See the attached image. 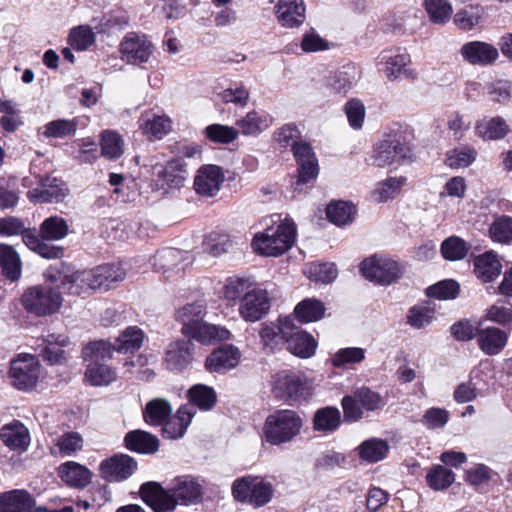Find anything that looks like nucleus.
<instances>
[{
  "mask_svg": "<svg viewBox=\"0 0 512 512\" xmlns=\"http://www.w3.org/2000/svg\"><path fill=\"white\" fill-rule=\"evenodd\" d=\"M202 486L191 475L175 477L165 489L160 483L150 481L141 485L140 495L154 512H168L177 505L197 504L202 499Z\"/></svg>",
  "mask_w": 512,
  "mask_h": 512,
  "instance_id": "obj_1",
  "label": "nucleus"
},
{
  "mask_svg": "<svg viewBox=\"0 0 512 512\" xmlns=\"http://www.w3.org/2000/svg\"><path fill=\"white\" fill-rule=\"evenodd\" d=\"M206 306L201 301L188 303L176 311L175 317L182 324L181 332L190 339L202 344L228 340L231 333L220 325L208 324L203 321Z\"/></svg>",
  "mask_w": 512,
  "mask_h": 512,
  "instance_id": "obj_2",
  "label": "nucleus"
},
{
  "mask_svg": "<svg viewBox=\"0 0 512 512\" xmlns=\"http://www.w3.org/2000/svg\"><path fill=\"white\" fill-rule=\"evenodd\" d=\"M412 135L407 127L397 126L390 129L374 149L373 164L377 167H386L393 163L404 162L412 158Z\"/></svg>",
  "mask_w": 512,
  "mask_h": 512,
  "instance_id": "obj_3",
  "label": "nucleus"
},
{
  "mask_svg": "<svg viewBox=\"0 0 512 512\" xmlns=\"http://www.w3.org/2000/svg\"><path fill=\"white\" fill-rule=\"evenodd\" d=\"M303 425L304 419L297 411L281 409L267 416L263 435L267 443L278 446L300 435Z\"/></svg>",
  "mask_w": 512,
  "mask_h": 512,
  "instance_id": "obj_4",
  "label": "nucleus"
},
{
  "mask_svg": "<svg viewBox=\"0 0 512 512\" xmlns=\"http://www.w3.org/2000/svg\"><path fill=\"white\" fill-rule=\"evenodd\" d=\"M296 225L285 219L276 227L257 233L252 240L253 249L263 256H279L288 251L296 240Z\"/></svg>",
  "mask_w": 512,
  "mask_h": 512,
  "instance_id": "obj_5",
  "label": "nucleus"
},
{
  "mask_svg": "<svg viewBox=\"0 0 512 512\" xmlns=\"http://www.w3.org/2000/svg\"><path fill=\"white\" fill-rule=\"evenodd\" d=\"M270 384L273 396L290 404L307 401L314 391L312 381L306 376L288 370L272 375Z\"/></svg>",
  "mask_w": 512,
  "mask_h": 512,
  "instance_id": "obj_6",
  "label": "nucleus"
},
{
  "mask_svg": "<svg viewBox=\"0 0 512 512\" xmlns=\"http://www.w3.org/2000/svg\"><path fill=\"white\" fill-rule=\"evenodd\" d=\"M231 490L235 500L249 504L254 508H260L268 504L274 494L270 482L253 475H246L234 480Z\"/></svg>",
  "mask_w": 512,
  "mask_h": 512,
  "instance_id": "obj_7",
  "label": "nucleus"
},
{
  "mask_svg": "<svg viewBox=\"0 0 512 512\" xmlns=\"http://www.w3.org/2000/svg\"><path fill=\"white\" fill-rule=\"evenodd\" d=\"M63 302L61 293L49 284L28 288L21 297L23 307L36 316H48L56 313Z\"/></svg>",
  "mask_w": 512,
  "mask_h": 512,
  "instance_id": "obj_8",
  "label": "nucleus"
},
{
  "mask_svg": "<svg viewBox=\"0 0 512 512\" xmlns=\"http://www.w3.org/2000/svg\"><path fill=\"white\" fill-rule=\"evenodd\" d=\"M360 271L369 281L380 285H390L403 276L405 266L386 255L376 254L361 263Z\"/></svg>",
  "mask_w": 512,
  "mask_h": 512,
  "instance_id": "obj_9",
  "label": "nucleus"
},
{
  "mask_svg": "<svg viewBox=\"0 0 512 512\" xmlns=\"http://www.w3.org/2000/svg\"><path fill=\"white\" fill-rule=\"evenodd\" d=\"M344 421L357 422L364 416V411L373 412L383 407V400L379 393L366 386L354 390L353 394L342 398Z\"/></svg>",
  "mask_w": 512,
  "mask_h": 512,
  "instance_id": "obj_10",
  "label": "nucleus"
},
{
  "mask_svg": "<svg viewBox=\"0 0 512 512\" xmlns=\"http://www.w3.org/2000/svg\"><path fill=\"white\" fill-rule=\"evenodd\" d=\"M41 365L38 359L33 355H19L17 359L11 361L10 378L12 385L18 390L33 389L40 377Z\"/></svg>",
  "mask_w": 512,
  "mask_h": 512,
  "instance_id": "obj_11",
  "label": "nucleus"
},
{
  "mask_svg": "<svg viewBox=\"0 0 512 512\" xmlns=\"http://www.w3.org/2000/svg\"><path fill=\"white\" fill-rule=\"evenodd\" d=\"M283 337L287 350L293 355L309 358L315 353L317 347L315 339L307 332L294 327L293 319L289 317L284 319Z\"/></svg>",
  "mask_w": 512,
  "mask_h": 512,
  "instance_id": "obj_12",
  "label": "nucleus"
},
{
  "mask_svg": "<svg viewBox=\"0 0 512 512\" xmlns=\"http://www.w3.org/2000/svg\"><path fill=\"white\" fill-rule=\"evenodd\" d=\"M138 468L136 460L126 454H116L100 464L101 476L108 482H121L132 476Z\"/></svg>",
  "mask_w": 512,
  "mask_h": 512,
  "instance_id": "obj_13",
  "label": "nucleus"
},
{
  "mask_svg": "<svg viewBox=\"0 0 512 512\" xmlns=\"http://www.w3.org/2000/svg\"><path fill=\"white\" fill-rule=\"evenodd\" d=\"M39 187L29 190L27 197L32 202H60L68 195L67 185L56 177H40Z\"/></svg>",
  "mask_w": 512,
  "mask_h": 512,
  "instance_id": "obj_14",
  "label": "nucleus"
},
{
  "mask_svg": "<svg viewBox=\"0 0 512 512\" xmlns=\"http://www.w3.org/2000/svg\"><path fill=\"white\" fill-rule=\"evenodd\" d=\"M194 344L188 339L169 343L165 350L164 365L170 371H183L193 359Z\"/></svg>",
  "mask_w": 512,
  "mask_h": 512,
  "instance_id": "obj_15",
  "label": "nucleus"
},
{
  "mask_svg": "<svg viewBox=\"0 0 512 512\" xmlns=\"http://www.w3.org/2000/svg\"><path fill=\"white\" fill-rule=\"evenodd\" d=\"M270 299L265 289L260 287L248 293L239 304V313L242 318L249 322H256L268 313Z\"/></svg>",
  "mask_w": 512,
  "mask_h": 512,
  "instance_id": "obj_16",
  "label": "nucleus"
},
{
  "mask_svg": "<svg viewBox=\"0 0 512 512\" xmlns=\"http://www.w3.org/2000/svg\"><path fill=\"white\" fill-rule=\"evenodd\" d=\"M460 54L469 64L478 66L492 65L499 57L498 49L483 41H470L463 44Z\"/></svg>",
  "mask_w": 512,
  "mask_h": 512,
  "instance_id": "obj_17",
  "label": "nucleus"
},
{
  "mask_svg": "<svg viewBox=\"0 0 512 512\" xmlns=\"http://www.w3.org/2000/svg\"><path fill=\"white\" fill-rule=\"evenodd\" d=\"M123 59L129 64L145 63L152 54V44L145 36L128 34L120 45Z\"/></svg>",
  "mask_w": 512,
  "mask_h": 512,
  "instance_id": "obj_18",
  "label": "nucleus"
},
{
  "mask_svg": "<svg viewBox=\"0 0 512 512\" xmlns=\"http://www.w3.org/2000/svg\"><path fill=\"white\" fill-rule=\"evenodd\" d=\"M224 181V174L219 166L206 165L201 167L194 179L196 193L213 197L216 195Z\"/></svg>",
  "mask_w": 512,
  "mask_h": 512,
  "instance_id": "obj_19",
  "label": "nucleus"
},
{
  "mask_svg": "<svg viewBox=\"0 0 512 512\" xmlns=\"http://www.w3.org/2000/svg\"><path fill=\"white\" fill-rule=\"evenodd\" d=\"M240 351L233 345H223L215 349L205 361V368L211 373H225L236 367Z\"/></svg>",
  "mask_w": 512,
  "mask_h": 512,
  "instance_id": "obj_20",
  "label": "nucleus"
},
{
  "mask_svg": "<svg viewBox=\"0 0 512 512\" xmlns=\"http://www.w3.org/2000/svg\"><path fill=\"white\" fill-rule=\"evenodd\" d=\"M305 5L303 0H279L275 6V14L279 24L285 28H296L305 21Z\"/></svg>",
  "mask_w": 512,
  "mask_h": 512,
  "instance_id": "obj_21",
  "label": "nucleus"
},
{
  "mask_svg": "<svg viewBox=\"0 0 512 512\" xmlns=\"http://www.w3.org/2000/svg\"><path fill=\"white\" fill-rule=\"evenodd\" d=\"M360 72L354 65L343 66L341 70L331 73L326 85L334 94L346 95L357 83Z\"/></svg>",
  "mask_w": 512,
  "mask_h": 512,
  "instance_id": "obj_22",
  "label": "nucleus"
},
{
  "mask_svg": "<svg viewBox=\"0 0 512 512\" xmlns=\"http://www.w3.org/2000/svg\"><path fill=\"white\" fill-rule=\"evenodd\" d=\"M273 124V117L265 111L252 110L236 121L239 131L245 136H258Z\"/></svg>",
  "mask_w": 512,
  "mask_h": 512,
  "instance_id": "obj_23",
  "label": "nucleus"
},
{
  "mask_svg": "<svg viewBox=\"0 0 512 512\" xmlns=\"http://www.w3.org/2000/svg\"><path fill=\"white\" fill-rule=\"evenodd\" d=\"M195 411L192 405H182L175 416L169 417L163 424V436L168 439L182 438L191 423Z\"/></svg>",
  "mask_w": 512,
  "mask_h": 512,
  "instance_id": "obj_24",
  "label": "nucleus"
},
{
  "mask_svg": "<svg viewBox=\"0 0 512 512\" xmlns=\"http://www.w3.org/2000/svg\"><path fill=\"white\" fill-rule=\"evenodd\" d=\"M380 61L385 65V74L389 80H396L401 76H410L411 72L406 68L411 62L410 55L399 50L383 51L380 54Z\"/></svg>",
  "mask_w": 512,
  "mask_h": 512,
  "instance_id": "obj_25",
  "label": "nucleus"
},
{
  "mask_svg": "<svg viewBox=\"0 0 512 512\" xmlns=\"http://www.w3.org/2000/svg\"><path fill=\"white\" fill-rule=\"evenodd\" d=\"M61 284L70 294L79 295L88 290L98 289L95 269L77 271L60 277Z\"/></svg>",
  "mask_w": 512,
  "mask_h": 512,
  "instance_id": "obj_26",
  "label": "nucleus"
},
{
  "mask_svg": "<svg viewBox=\"0 0 512 512\" xmlns=\"http://www.w3.org/2000/svg\"><path fill=\"white\" fill-rule=\"evenodd\" d=\"M2 442L12 450L25 451L30 444L28 429L19 421L6 424L0 431Z\"/></svg>",
  "mask_w": 512,
  "mask_h": 512,
  "instance_id": "obj_27",
  "label": "nucleus"
},
{
  "mask_svg": "<svg viewBox=\"0 0 512 512\" xmlns=\"http://www.w3.org/2000/svg\"><path fill=\"white\" fill-rule=\"evenodd\" d=\"M478 345L486 355L499 354L507 344L508 334L497 328L487 327L477 333Z\"/></svg>",
  "mask_w": 512,
  "mask_h": 512,
  "instance_id": "obj_28",
  "label": "nucleus"
},
{
  "mask_svg": "<svg viewBox=\"0 0 512 512\" xmlns=\"http://www.w3.org/2000/svg\"><path fill=\"white\" fill-rule=\"evenodd\" d=\"M128 450L140 454H154L159 449V439L143 430H134L126 434L124 438Z\"/></svg>",
  "mask_w": 512,
  "mask_h": 512,
  "instance_id": "obj_29",
  "label": "nucleus"
},
{
  "mask_svg": "<svg viewBox=\"0 0 512 512\" xmlns=\"http://www.w3.org/2000/svg\"><path fill=\"white\" fill-rule=\"evenodd\" d=\"M139 127L148 137L161 139L171 129V121L164 115L146 111L139 118Z\"/></svg>",
  "mask_w": 512,
  "mask_h": 512,
  "instance_id": "obj_30",
  "label": "nucleus"
},
{
  "mask_svg": "<svg viewBox=\"0 0 512 512\" xmlns=\"http://www.w3.org/2000/svg\"><path fill=\"white\" fill-rule=\"evenodd\" d=\"M0 512H33V501L24 490L0 494Z\"/></svg>",
  "mask_w": 512,
  "mask_h": 512,
  "instance_id": "obj_31",
  "label": "nucleus"
},
{
  "mask_svg": "<svg viewBox=\"0 0 512 512\" xmlns=\"http://www.w3.org/2000/svg\"><path fill=\"white\" fill-rule=\"evenodd\" d=\"M162 188H179L186 179V165L180 159L169 161L157 172Z\"/></svg>",
  "mask_w": 512,
  "mask_h": 512,
  "instance_id": "obj_32",
  "label": "nucleus"
},
{
  "mask_svg": "<svg viewBox=\"0 0 512 512\" xmlns=\"http://www.w3.org/2000/svg\"><path fill=\"white\" fill-rule=\"evenodd\" d=\"M509 132V125L500 116L483 118L475 125V133L486 140H498L504 138Z\"/></svg>",
  "mask_w": 512,
  "mask_h": 512,
  "instance_id": "obj_33",
  "label": "nucleus"
},
{
  "mask_svg": "<svg viewBox=\"0 0 512 512\" xmlns=\"http://www.w3.org/2000/svg\"><path fill=\"white\" fill-rule=\"evenodd\" d=\"M61 479L68 485L76 488H83L91 481V472L85 466L69 461L59 467Z\"/></svg>",
  "mask_w": 512,
  "mask_h": 512,
  "instance_id": "obj_34",
  "label": "nucleus"
},
{
  "mask_svg": "<svg viewBox=\"0 0 512 512\" xmlns=\"http://www.w3.org/2000/svg\"><path fill=\"white\" fill-rule=\"evenodd\" d=\"M313 429L316 432L330 434L341 424V413L336 407L327 406L318 409L313 416Z\"/></svg>",
  "mask_w": 512,
  "mask_h": 512,
  "instance_id": "obj_35",
  "label": "nucleus"
},
{
  "mask_svg": "<svg viewBox=\"0 0 512 512\" xmlns=\"http://www.w3.org/2000/svg\"><path fill=\"white\" fill-rule=\"evenodd\" d=\"M48 239H44L38 235L37 231L28 230L24 234V244L31 250L38 253L43 258L56 259L63 255V249L58 246L47 243Z\"/></svg>",
  "mask_w": 512,
  "mask_h": 512,
  "instance_id": "obj_36",
  "label": "nucleus"
},
{
  "mask_svg": "<svg viewBox=\"0 0 512 512\" xmlns=\"http://www.w3.org/2000/svg\"><path fill=\"white\" fill-rule=\"evenodd\" d=\"M502 265L497 256L492 252H486L478 256L474 261V272L484 282H490L501 273Z\"/></svg>",
  "mask_w": 512,
  "mask_h": 512,
  "instance_id": "obj_37",
  "label": "nucleus"
},
{
  "mask_svg": "<svg viewBox=\"0 0 512 512\" xmlns=\"http://www.w3.org/2000/svg\"><path fill=\"white\" fill-rule=\"evenodd\" d=\"M172 406L164 398H155L149 401L143 411L146 423L153 426H160L171 416Z\"/></svg>",
  "mask_w": 512,
  "mask_h": 512,
  "instance_id": "obj_38",
  "label": "nucleus"
},
{
  "mask_svg": "<svg viewBox=\"0 0 512 512\" xmlns=\"http://www.w3.org/2000/svg\"><path fill=\"white\" fill-rule=\"evenodd\" d=\"M94 269L98 289L109 290L126 277V270L121 264H104Z\"/></svg>",
  "mask_w": 512,
  "mask_h": 512,
  "instance_id": "obj_39",
  "label": "nucleus"
},
{
  "mask_svg": "<svg viewBox=\"0 0 512 512\" xmlns=\"http://www.w3.org/2000/svg\"><path fill=\"white\" fill-rule=\"evenodd\" d=\"M143 340V331L136 326H129L115 340L114 349L119 353H134L141 348Z\"/></svg>",
  "mask_w": 512,
  "mask_h": 512,
  "instance_id": "obj_40",
  "label": "nucleus"
},
{
  "mask_svg": "<svg viewBox=\"0 0 512 512\" xmlns=\"http://www.w3.org/2000/svg\"><path fill=\"white\" fill-rule=\"evenodd\" d=\"M0 266L3 274L11 281L21 277V261L12 246L0 244Z\"/></svg>",
  "mask_w": 512,
  "mask_h": 512,
  "instance_id": "obj_41",
  "label": "nucleus"
},
{
  "mask_svg": "<svg viewBox=\"0 0 512 512\" xmlns=\"http://www.w3.org/2000/svg\"><path fill=\"white\" fill-rule=\"evenodd\" d=\"M83 447V438L78 432L70 431L58 437L51 447L53 455L69 457L81 450Z\"/></svg>",
  "mask_w": 512,
  "mask_h": 512,
  "instance_id": "obj_42",
  "label": "nucleus"
},
{
  "mask_svg": "<svg viewBox=\"0 0 512 512\" xmlns=\"http://www.w3.org/2000/svg\"><path fill=\"white\" fill-rule=\"evenodd\" d=\"M114 344L105 340H97L88 343L82 350V357L88 364L103 363L113 355Z\"/></svg>",
  "mask_w": 512,
  "mask_h": 512,
  "instance_id": "obj_43",
  "label": "nucleus"
},
{
  "mask_svg": "<svg viewBox=\"0 0 512 512\" xmlns=\"http://www.w3.org/2000/svg\"><path fill=\"white\" fill-rule=\"evenodd\" d=\"M435 318V308L429 302L412 306L406 315L407 324L415 329H423Z\"/></svg>",
  "mask_w": 512,
  "mask_h": 512,
  "instance_id": "obj_44",
  "label": "nucleus"
},
{
  "mask_svg": "<svg viewBox=\"0 0 512 512\" xmlns=\"http://www.w3.org/2000/svg\"><path fill=\"white\" fill-rule=\"evenodd\" d=\"M69 232L67 221L60 216H51L46 218L39 227V234L49 241H58L64 239Z\"/></svg>",
  "mask_w": 512,
  "mask_h": 512,
  "instance_id": "obj_45",
  "label": "nucleus"
},
{
  "mask_svg": "<svg viewBox=\"0 0 512 512\" xmlns=\"http://www.w3.org/2000/svg\"><path fill=\"white\" fill-rule=\"evenodd\" d=\"M116 376V371L104 363L87 364L85 371V379L93 386L109 385Z\"/></svg>",
  "mask_w": 512,
  "mask_h": 512,
  "instance_id": "obj_46",
  "label": "nucleus"
},
{
  "mask_svg": "<svg viewBox=\"0 0 512 512\" xmlns=\"http://www.w3.org/2000/svg\"><path fill=\"white\" fill-rule=\"evenodd\" d=\"M325 312L324 304L317 299L308 298L298 303L295 314L300 322L309 323L320 320Z\"/></svg>",
  "mask_w": 512,
  "mask_h": 512,
  "instance_id": "obj_47",
  "label": "nucleus"
},
{
  "mask_svg": "<svg viewBox=\"0 0 512 512\" xmlns=\"http://www.w3.org/2000/svg\"><path fill=\"white\" fill-rule=\"evenodd\" d=\"M359 456L361 459L375 463L382 460L389 451L388 443L379 438H371L364 441L359 447Z\"/></svg>",
  "mask_w": 512,
  "mask_h": 512,
  "instance_id": "obj_48",
  "label": "nucleus"
},
{
  "mask_svg": "<svg viewBox=\"0 0 512 512\" xmlns=\"http://www.w3.org/2000/svg\"><path fill=\"white\" fill-rule=\"evenodd\" d=\"M454 481V472L439 464L432 466L426 475L428 486L435 491L447 489Z\"/></svg>",
  "mask_w": 512,
  "mask_h": 512,
  "instance_id": "obj_49",
  "label": "nucleus"
},
{
  "mask_svg": "<svg viewBox=\"0 0 512 512\" xmlns=\"http://www.w3.org/2000/svg\"><path fill=\"white\" fill-rule=\"evenodd\" d=\"M326 214L332 223L342 226L352 222L356 208L351 203L338 201L327 206Z\"/></svg>",
  "mask_w": 512,
  "mask_h": 512,
  "instance_id": "obj_50",
  "label": "nucleus"
},
{
  "mask_svg": "<svg viewBox=\"0 0 512 512\" xmlns=\"http://www.w3.org/2000/svg\"><path fill=\"white\" fill-rule=\"evenodd\" d=\"M183 254L175 248H164L158 251L153 257V267L157 271L167 273L180 264Z\"/></svg>",
  "mask_w": 512,
  "mask_h": 512,
  "instance_id": "obj_51",
  "label": "nucleus"
},
{
  "mask_svg": "<svg viewBox=\"0 0 512 512\" xmlns=\"http://www.w3.org/2000/svg\"><path fill=\"white\" fill-rule=\"evenodd\" d=\"M405 177H390L379 182L372 193V197L376 202H386L394 198L405 184Z\"/></svg>",
  "mask_w": 512,
  "mask_h": 512,
  "instance_id": "obj_52",
  "label": "nucleus"
},
{
  "mask_svg": "<svg viewBox=\"0 0 512 512\" xmlns=\"http://www.w3.org/2000/svg\"><path fill=\"white\" fill-rule=\"evenodd\" d=\"M192 404L201 410H210L216 403L217 395L213 388L204 384H196L189 390Z\"/></svg>",
  "mask_w": 512,
  "mask_h": 512,
  "instance_id": "obj_53",
  "label": "nucleus"
},
{
  "mask_svg": "<svg viewBox=\"0 0 512 512\" xmlns=\"http://www.w3.org/2000/svg\"><path fill=\"white\" fill-rule=\"evenodd\" d=\"M423 5L430 20L435 24H445L453 13L448 0H424Z\"/></svg>",
  "mask_w": 512,
  "mask_h": 512,
  "instance_id": "obj_54",
  "label": "nucleus"
},
{
  "mask_svg": "<svg viewBox=\"0 0 512 512\" xmlns=\"http://www.w3.org/2000/svg\"><path fill=\"white\" fill-rule=\"evenodd\" d=\"M50 337L53 339L47 340L48 344L42 349L40 355L50 365L63 364L65 361V356L62 347L67 345L68 338L62 336L54 338L53 335H51Z\"/></svg>",
  "mask_w": 512,
  "mask_h": 512,
  "instance_id": "obj_55",
  "label": "nucleus"
},
{
  "mask_svg": "<svg viewBox=\"0 0 512 512\" xmlns=\"http://www.w3.org/2000/svg\"><path fill=\"white\" fill-rule=\"evenodd\" d=\"M469 251L467 243L458 236H451L441 244V254L449 261L462 260Z\"/></svg>",
  "mask_w": 512,
  "mask_h": 512,
  "instance_id": "obj_56",
  "label": "nucleus"
},
{
  "mask_svg": "<svg viewBox=\"0 0 512 512\" xmlns=\"http://www.w3.org/2000/svg\"><path fill=\"white\" fill-rule=\"evenodd\" d=\"M102 154L109 159H117L124 152V142L114 131H104L101 138Z\"/></svg>",
  "mask_w": 512,
  "mask_h": 512,
  "instance_id": "obj_57",
  "label": "nucleus"
},
{
  "mask_svg": "<svg viewBox=\"0 0 512 512\" xmlns=\"http://www.w3.org/2000/svg\"><path fill=\"white\" fill-rule=\"evenodd\" d=\"M477 157V152L471 147H461L450 150L446 154L445 163L450 168H464L471 165Z\"/></svg>",
  "mask_w": 512,
  "mask_h": 512,
  "instance_id": "obj_58",
  "label": "nucleus"
},
{
  "mask_svg": "<svg viewBox=\"0 0 512 512\" xmlns=\"http://www.w3.org/2000/svg\"><path fill=\"white\" fill-rule=\"evenodd\" d=\"M77 123L73 120L58 119L44 126L43 135L46 138H64L76 133Z\"/></svg>",
  "mask_w": 512,
  "mask_h": 512,
  "instance_id": "obj_59",
  "label": "nucleus"
},
{
  "mask_svg": "<svg viewBox=\"0 0 512 512\" xmlns=\"http://www.w3.org/2000/svg\"><path fill=\"white\" fill-rule=\"evenodd\" d=\"M258 288L257 286L250 283L248 280L243 278L230 279L225 286V297L229 301H243V299L252 293L253 289Z\"/></svg>",
  "mask_w": 512,
  "mask_h": 512,
  "instance_id": "obj_60",
  "label": "nucleus"
},
{
  "mask_svg": "<svg viewBox=\"0 0 512 512\" xmlns=\"http://www.w3.org/2000/svg\"><path fill=\"white\" fill-rule=\"evenodd\" d=\"M231 246L230 237L219 232H211L204 241L205 251L215 257L228 252Z\"/></svg>",
  "mask_w": 512,
  "mask_h": 512,
  "instance_id": "obj_61",
  "label": "nucleus"
},
{
  "mask_svg": "<svg viewBox=\"0 0 512 512\" xmlns=\"http://www.w3.org/2000/svg\"><path fill=\"white\" fill-rule=\"evenodd\" d=\"M487 318L510 330L512 328V305L498 301L487 310Z\"/></svg>",
  "mask_w": 512,
  "mask_h": 512,
  "instance_id": "obj_62",
  "label": "nucleus"
},
{
  "mask_svg": "<svg viewBox=\"0 0 512 512\" xmlns=\"http://www.w3.org/2000/svg\"><path fill=\"white\" fill-rule=\"evenodd\" d=\"M482 9L478 6H466L454 16L455 24L463 30H469L479 24Z\"/></svg>",
  "mask_w": 512,
  "mask_h": 512,
  "instance_id": "obj_63",
  "label": "nucleus"
},
{
  "mask_svg": "<svg viewBox=\"0 0 512 512\" xmlns=\"http://www.w3.org/2000/svg\"><path fill=\"white\" fill-rule=\"evenodd\" d=\"M490 236L493 241L509 243L512 241V218L500 217L490 227Z\"/></svg>",
  "mask_w": 512,
  "mask_h": 512,
  "instance_id": "obj_64",
  "label": "nucleus"
}]
</instances>
